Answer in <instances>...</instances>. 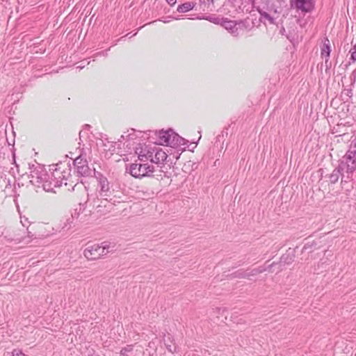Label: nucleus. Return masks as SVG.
<instances>
[{
	"mask_svg": "<svg viewBox=\"0 0 356 356\" xmlns=\"http://www.w3.org/2000/svg\"><path fill=\"white\" fill-rule=\"evenodd\" d=\"M70 169L61 170L60 167L56 168L52 172L48 173V178H45L42 184L43 189L47 192H54L55 188L62 186L63 181H66L70 175Z\"/></svg>",
	"mask_w": 356,
	"mask_h": 356,
	"instance_id": "f257e3e1",
	"label": "nucleus"
},
{
	"mask_svg": "<svg viewBox=\"0 0 356 356\" xmlns=\"http://www.w3.org/2000/svg\"><path fill=\"white\" fill-rule=\"evenodd\" d=\"M99 180V195L106 200L115 202L116 199L121 198V191L116 190V187L108 181L107 178L102 174L98 173L97 177Z\"/></svg>",
	"mask_w": 356,
	"mask_h": 356,
	"instance_id": "f03ea898",
	"label": "nucleus"
},
{
	"mask_svg": "<svg viewBox=\"0 0 356 356\" xmlns=\"http://www.w3.org/2000/svg\"><path fill=\"white\" fill-rule=\"evenodd\" d=\"M111 248L106 242L102 243V245L88 243L84 249L83 254L88 260H95L111 252Z\"/></svg>",
	"mask_w": 356,
	"mask_h": 356,
	"instance_id": "7ed1b4c3",
	"label": "nucleus"
},
{
	"mask_svg": "<svg viewBox=\"0 0 356 356\" xmlns=\"http://www.w3.org/2000/svg\"><path fill=\"white\" fill-rule=\"evenodd\" d=\"M159 143L162 145L176 147L186 144L185 139L175 133L172 129L160 131L159 134Z\"/></svg>",
	"mask_w": 356,
	"mask_h": 356,
	"instance_id": "20e7f679",
	"label": "nucleus"
},
{
	"mask_svg": "<svg viewBox=\"0 0 356 356\" xmlns=\"http://www.w3.org/2000/svg\"><path fill=\"white\" fill-rule=\"evenodd\" d=\"M167 157V153L157 147L148 148L146 154H138V159L141 161L149 160L152 163H156L158 165H163Z\"/></svg>",
	"mask_w": 356,
	"mask_h": 356,
	"instance_id": "39448f33",
	"label": "nucleus"
},
{
	"mask_svg": "<svg viewBox=\"0 0 356 356\" xmlns=\"http://www.w3.org/2000/svg\"><path fill=\"white\" fill-rule=\"evenodd\" d=\"M339 165L346 170L348 175L352 174L356 170V144L350 146L341 159ZM347 177L349 178V175Z\"/></svg>",
	"mask_w": 356,
	"mask_h": 356,
	"instance_id": "423d86ee",
	"label": "nucleus"
},
{
	"mask_svg": "<svg viewBox=\"0 0 356 356\" xmlns=\"http://www.w3.org/2000/svg\"><path fill=\"white\" fill-rule=\"evenodd\" d=\"M129 173L136 178L149 176L154 171V168L147 163H131L129 168Z\"/></svg>",
	"mask_w": 356,
	"mask_h": 356,
	"instance_id": "0eeeda50",
	"label": "nucleus"
},
{
	"mask_svg": "<svg viewBox=\"0 0 356 356\" xmlns=\"http://www.w3.org/2000/svg\"><path fill=\"white\" fill-rule=\"evenodd\" d=\"M45 178H48V173L42 166L37 165L31 169L30 172V181L38 187L42 186Z\"/></svg>",
	"mask_w": 356,
	"mask_h": 356,
	"instance_id": "6e6552de",
	"label": "nucleus"
},
{
	"mask_svg": "<svg viewBox=\"0 0 356 356\" xmlns=\"http://www.w3.org/2000/svg\"><path fill=\"white\" fill-rule=\"evenodd\" d=\"M89 201H86L85 204H79L72 213V219H76L79 222H85L88 220V217L90 216L91 211L87 209Z\"/></svg>",
	"mask_w": 356,
	"mask_h": 356,
	"instance_id": "1a4fd4ad",
	"label": "nucleus"
},
{
	"mask_svg": "<svg viewBox=\"0 0 356 356\" xmlns=\"http://www.w3.org/2000/svg\"><path fill=\"white\" fill-rule=\"evenodd\" d=\"M291 6L298 12L306 13L313 10L314 1V0H291Z\"/></svg>",
	"mask_w": 356,
	"mask_h": 356,
	"instance_id": "9d476101",
	"label": "nucleus"
},
{
	"mask_svg": "<svg viewBox=\"0 0 356 356\" xmlns=\"http://www.w3.org/2000/svg\"><path fill=\"white\" fill-rule=\"evenodd\" d=\"M260 14V21L266 24L268 22L270 24H275V20L278 18V13L276 10L270 8L267 11L264 10H259Z\"/></svg>",
	"mask_w": 356,
	"mask_h": 356,
	"instance_id": "9b49d317",
	"label": "nucleus"
},
{
	"mask_svg": "<svg viewBox=\"0 0 356 356\" xmlns=\"http://www.w3.org/2000/svg\"><path fill=\"white\" fill-rule=\"evenodd\" d=\"M143 353V348L140 346L127 345L120 352V356H139Z\"/></svg>",
	"mask_w": 356,
	"mask_h": 356,
	"instance_id": "f8f14e48",
	"label": "nucleus"
},
{
	"mask_svg": "<svg viewBox=\"0 0 356 356\" xmlns=\"http://www.w3.org/2000/svg\"><path fill=\"white\" fill-rule=\"evenodd\" d=\"M344 170L339 165L329 175V179L331 184H335L338 181L339 177L341 176V183L343 181V172Z\"/></svg>",
	"mask_w": 356,
	"mask_h": 356,
	"instance_id": "ddd939ff",
	"label": "nucleus"
},
{
	"mask_svg": "<svg viewBox=\"0 0 356 356\" xmlns=\"http://www.w3.org/2000/svg\"><path fill=\"white\" fill-rule=\"evenodd\" d=\"M76 172L79 175L83 177H90L92 176V174H95V170L90 169L88 163L84 165H78V168H76Z\"/></svg>",
	"mask_w": 356,
	"mask_h": 356,
	"instance_id": "4468645a",
	"label": "nucleus"
},
{
	"mask_svg": "<svg viewBox=\"0 0 356 356\" xmlns=\"http://www.w3.org/2000/svg\"><path fill=\"white\" fill-rule=\"evenodd\" d=\"M330 40L327 38H324L323 40V44L321 47V56L325 58H329L330 54Z\"/></svg>",
	"mask_w": 356,
	"mask_h": 356,
	"instance_id": "2eb2a0df",
	"label": "nucleus"
},
{
	"mask_svg": "<svg viewBox=\"0 0 356 356\" xmlns=\"http://www.w3.org/2000/svg\"><path fill=\"white\" fill-rule=\"evenodd\" d=\"M195 3L191 2V1H188V2L184 3L181 5H179L177 7V10L179 13H186L188 11L193 10V8L195 7Z\"/></svg>",
	"mask_w": 356,
	"mask_h": 356,
	"instance_id": "dca6fc26",
	"label": "nucleus"
},
{
	"mask_svg": "<svg viewBox=\"0 0 356 356\" xmlns=\"http://www.w3.org/2000/svg\"><path fill=\"white\" fill-rule=\"evenodd\" d=\"M266 269L264 267H259L257 268L252 269L250 272H247V274L239 276L241 278L250 277V276H254L257 274L264 272Z\"/></svg>",
	"mask_w": 356,
	"mask_h": 356,
	"instance_id": "f3484780",
	"label": "nucleus"
},
{
	"mask_svg": "<svg viewBox=\"0 0 356 356\" xmlns=\"http://www.w3.org/2000/svg\"><path fill=\"white\" fill-rule=\"evenodd\" d=\"M74 165L78 168V165H84L88 163L86 159L81 158V156H78L74 161Z\"/></svg>",
	"mask_w": 356,
	"mask_h": 356,
	"instance_id": "a211bd4d",
	"label": "nucleus"
},
{
	"mask_svg": "<svg viewBox=\"0 0 356 356\" xmlns=\"http://www.w3.org/2000/svg\"><path fill=\"white\" fill-rule=\"evenodd\" d=\"M31 236L28 234L27 236H23L21 238H15L14 240L17 241V243H23L24 244H29L31 242Z\"/></svg>",
	"mask_w": 356,
	"mask_h": 356,
	"instance_id": "6ab92c4d",
	"label": "nucleus"
},
{
	"mask_svg": "<svg viewBox=\"0 0 356 356\" xmlns=\"http://www.w3.org/2000/svg\"><path fill=\"white\" fill-rule=\"evenodd\" d=\"M350 59L353 62L356 61V46H355L353 49H351L350 50Z\"/></svg>",
	"mask_w": 356,
	"mask_h": 356,
	"instance_id": "aec40b11",
	"label": "nucleus"
},
{
	"mask_svg": "<svg viewBox=\"0 0 356 356\" xmlns=\"http://www.w3.org/2000/svg\"><path fill=\"white\" fill-rule=\"evenodd\" d=\"M12 356H25V354H24L20 350L15 349L12 352Z\"/></svg>",
	"mask_w": 356,
	"mask_h": 356,
	"instance_id": "412c9836",
	"label": "nucleus"
},
{
	"mask_svg": "<svg viewBox=\"0 0 356 356\" xmlns=\"http://www.w3.org/2000/svg\"><path fill=\"white\" fill-rule=\"evenodd\" d=\"M101 141H102V145H103L105 147H108V150H110V149H111V147H113V144H112V143H110V142H109V141H107V144H106V143H105L104 142V140H101ZM106 149H107L106 148H105V149H104V150H106Z\"/></svg>",
	"mask_w": 356,
	"mask_h": 356,
	"instance_id": "4be33fe9",
	"label": "nucleus"
},
{
	"mask_svg": "<svg viewBox=\"0 0 356 356\" xmlns=\"http://www.w3.org/2000/svg\"><path fill=\"white\" fill-rule=\"evenodd\" d=\"M247 274V272L245 271H242V270H239V271H237L234 273V277H239L238 276H241L243 275H245Z\"/></svg>",
	"mask_w": 356,
	"mask_h": 356,
	"instance_id": "5701e85b",
	"label": "nucleus"
},
{
	"mask_svg": "<svg viewBox=\"0 0 356 356\" xmlns=\"http://www.w3.org/2000/svg\"><path fill=\"white\" fill-rule=\"evenodd\" d=\"M325 65L327 69L331 67V62L329 61V58H325Z\"/></svg>",
	"mask_w": 356,
	"mask_h": 356,
	"instance_id": "b1692460",
	"label": "nucleus"
},
{
	"mask_svg": "<svg viewBox=\"0 0 356 356\" xmlns=\"http://www.w3.org/2000/svg\"><path fill=\"white\" fill-rule=\"evenodd\" d=\"M201 2H204V3H208L209 5H208V8H209L210 6V3H213L214 0H200Z\"/></svg>",
	"mask_w": 356,
	"mask_h": 356,
	"instance_id": "393cba45",
	"label": "nucleus"
},
{
	"mask_svg": "<svg viewBox=\"0 0 356 356\" xmlns=\"http://www.w3.org/2000/svg\"><path fill=\"white\" fill-rule=\"evenodd\" d=\"M166 1L170 5L173 6L176 3L177 0H166Z\"/></svg>",
	"mask_w": 356,
	"mask_h": 356,
	"instance_id": "a878e982",
	"label": "nucleus"
},
{
	"mask_svg": "<svg viewBox=\"0 0 356 356\" xmlns=\"http://www.w3.org/2000/svg\"><path fill=\"white\" fill-rule=\"evenodd\" d=\"M147 149H141V151L138 153V154H146V153H147Z\"/></svg>",
	"mask_w": 356,
	"mask_h": 356,
	"instance_id": "bb28decb",
	"label": "nucleus"
},
{
	"mask_svg": "<svg viewBox=\"0 0 356 356\" xmlns=\"http://www.w3.org/2000/svg\"><path fill=\"white\" fill-rule=\"evenodd\" d=\"M98 55H104V56H106L107 55V51H102V52H99L97 54Z\"/></svg>",
	"mask_w": 356,
	"mask_h": 356,
	"instance_id": "cd10ccee",
	"label": "nucleus"
},
{
	"mask_svg": "<svg viewBox=\"0 0 356 356\" xmlns=\"http://www.w3.org/2000/svg\"><path fill=\"white\" fill-rule=\"evenodd\" d=\"M281 261H282V262H286V259H285V256H284V255H283V256L281 257Z\"/></svg>",
	"mask_w": 356,
	"mask_h": 356,
	"instance_id": "c85d7f7f",
	"label": "nucleus"
},
{
	"mask_svg": "<svg viewBox=\"0 0 356 356\" xmlns=\"http://www.w3.org/2000/svg\"><path fill=\"white\" fill-rule=\"evenodd\" d=\"M205 19H207V20H209V22H213L211 18H210V17L209 18H205Z\"/></svg>",
	"mask_w": 356,
	"mask_h": 356,
	"instance_id": "c756f323",
	"label": "nucleus"
},
{
	"mask_svg": "<svg viewBox=\"0 0 356 356\" xmlns=\"http://www.w3.org/2000/svg\"><path fill=\"white\" fill-rule=\"evenodd\" d=\"M83 67V66L82 65H80V66H78L77 68H79V69H82Z\"/></svg>",
	"mask_w": 356,
	"mask_h": 356,
	"instance_id": "7c9ffc66",
	"label": "nucleus"
},
{
	"mask_svg": "<svg viewBox=\"0 0 356 356\" xmlns=\"http://www.w3.org/2000/svg\"><path fill=\"white\" fill-rule=\"evenodd\" d=\"M228 27H229V29H232V26H230V25H228V26H226V29H228Z\"/></svg>",
	"mask_w": 356,
	"mask_h": 356,
	"instance_id": "2f4dec72",
	"label": "nucleus"
},
{
	"mask_svg": "<svg viewBox=\"0 0 356 356\" xmlns=\"http://www.w3.org/2000/svg\"><path fill=\"white\" fill-rule=\"evenodd\" d=\"M228 27H229V29H232V26H230V25H228V26H226V29H228Z\"/></svg>",
	"mask_w": 356,
	"mask_h": 356,
	"instance_id": "473e14b6",
	"label": "nucleus"
},
{
	"mask_svg": "<svg viewBox=\"0 0 356 356\" xmlns=\"http://www.w3.org/2000/svg\"><path fill=\"white\" fill-rule=\"evenodd\" d=\"M228 27H229V29H232V26H230V25H228V26H226V29H228Z\"/></svg>",
	"mask_w": 356,
	"mask_h": 356,
	"instance_id": "72a5a7b5",
	"label": "nucleus"
},
{
	"mask_svg": "<svg viewBox=\"0 0 356 356\" xmlns=\"http://www.w3.org/2000/svg\"><path fill=\"white\" fill-rule=\"evenodd\" d=\"M168 19H166V21H164V23L168 22Z\"/></svg>",
	"mask_w": 356,
	"mask_h": 356,
	"instance_id": "f704fd0d",
	"label": "nucleus"
},
{
	"mask_svg": "<svg viewBox=\"0 0 356 356\" xmlns=\"http://www.w3.org/2000/svg\"><path fill=\"white\" fill-rule=\"evenodd\" d=\"M168 19H166V21H164V23L168 22Z\"/></svg>",
	"mask_w": 356,
	"mask_h": 356,
	"instance_id": "c9c22d12",
	"label": "nucleus"
},
{
	"mask_svg": "<svg viewBox=\"0 0 356 356\" xmlns=\"http://www.w3.org/2000/svg\"><path fill=\"white\" fill-rule=\"evenodd\" d=\"M273 265V264H272L271 265H269L268 268H270Z\"/></svg>",
	"mask_w": 356,
	"mask_h": 356,
	"instance_id": "e433bc0d",
	"label": "nucleus"
}]
</instances>
